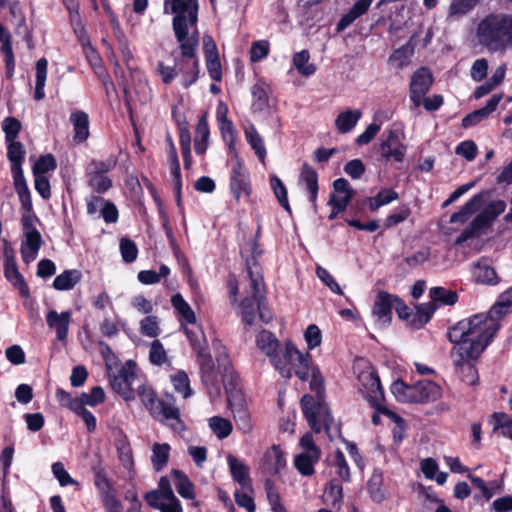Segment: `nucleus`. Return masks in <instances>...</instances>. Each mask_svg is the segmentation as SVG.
Here are the masks:
<instances>
[{
  "label": "nucleus",
  "mask_w": 512,
  "mask_h": 512,
  "mask_svg": "<svg viewBox=\"0 0 512 512\" xmlns=\"http://www.w3.org/2000/svg\"><path fill=\"white\" fill-rule=\"evenodd\" d=\"M257 348L269 358L270 364L284 378L295 374L302 381H310L311 390L321 398L324 380L319 367L309 352H301L291 341L282 345L273 333L260 331L256 336Z\"/></svg>",
  "instance_id": "f257e3e1"
},
{
  "label": "nucleus",
  "mask_w": 512,
  "mask_h": 512,
  "mask_svg": "<svg viewBox=\"0 0 512 512\" xmlns=\"http://www.w3.org/2000/svg\"><path fill=\"white\" fill-rule=\"evenodd\" d=\"M500 327V320L488 313L473 315L458 322L450 331L457 355L479 356L490 343Z\"/></svg>",
  "instance_id": "f03ea898"
},
{
  "label": "nucleus",
  "mask_w": 512,
  "mask_h": 512,
  "mask_svg": "<svg viewBox=\"0 0 512 512\" xmlns=\"http://www.w3.org/2000/svg\"><path fill=\"white\" fill-rule=\"evenodd\" d=\"M166 14H175L173 30L180 45L181 55L184 58L193 59L199 44L197 21V0H171L164 6Z\"/></svg>",
  "instance_id": "7ed1b4c3"
},
{
  "label": "nucleus",
  "mask_w": 512,
  "mask_h": 512,
  "mask_svg": "<svg viewBox=\"0 0 512 512\" xmlns=\"http://www.w3.org/2000/svg\"><path fill=\"white\" fill-rule=\"evenodd\" d=\"M251 253L252 258L247 260L246 267L252 299L245 298L240 304L242 321L249 326L255 322V306L262 322L269 323L272 320V314L266 305L262 269L256 261V256L261 255V251L257 249L256 242L251 244Z\"/></svg>",
  "instance_id": "20e7f679"
},
{
  "label": "nucleus",
  "mask_w": 512,
  "mask_h": 512,
  "mask_svg": "<svg viewBox=\"0 0 512 512\" xmlns=\"http://www.w3.org/2000/svg\"><path fill=\"white\" fill-rule=\"evenodd\" d=\"M478 43L490 52H504L512 47V15L489 14L476 29Z\"/></svg>",
  "instance_id": "39448f33"
},
{
  "label": "nucleus",
  "mask_w": 512,
  "mask_h": 512,
  "mask_svg": "<svg viewBox=\"0 0 512 512\" xmlns=\"http://www.w3.org/2000/svg\"><path fill=\"white\" fill-rule=\"evenodd\" d=\"M355 373L358 379V390L373 407L379 406L384 400L383 388L374 367L364 359L356 362Z\"/></svg>",
  "instance_id": "423d86ee"
},
{
  "label": "nucleus",
  "mask_w": 512,
  "mask_h": 512,
  "mask_svg": "<svg viewBox=\"0 0 512 512\" xmlns=\"http://www.w3.org/2000/svg\"><path fill=\"white\" fill-rule=\"evenodd\" d=\"M300 403L308 424L316 433L321 432L322 426L329 430L333 418L326 405L316 403L310 395H304Z\"/></svg>",
  "instance_id": "0eeeda50"
},
{
  "label": "nucleus",
  "mask_w": 512,
  "mask_h": 512,
  "mask_svg": "<svg viewBox=\"0 0 512 512\" xmlns=\"http://www.w3.org/2000/svg\"><path fill=\"white\" fill-rule=\"evenodd\" d=\"M302 451L294 459L296 469L304 476L314 474V465L321 457V451L316 446L311 434H305L299 443Z\"/></svg>",
  "instance_id": "6e6552de"
},
{
  "label": "nucleus",
  "mask_w": 512,
  "mask_h": 512,
  "mask_svg": "<svg viewBox=\"0 0 512 512\" xmlns=\"http://www.w3.org/2000/svg\"><path fill=\"white\" fill-rule=\"evenodd\" d=\"M136 378V365L134 362L128 361L117 375L110 378V384L112 389L125 401H131L135 398L133 385Z\"/></svg>",
  "instance_id": "1a4fd4ad"
},
{
  "label": "nucleus",
  "mask_w": 512,
  "mask_h": 512,
  "mask_svg": "<svg viewBox=\"0 0 512 512\" xmlns=\"http://www.w3.org/2000/svg\"><path fill=\"white\" fill-rule=\"evenodd\" d=\"M173 402L172 396L167 397V399H161L156 408L152 409L151 416L160 422L166 423L174 431H181L183 429V422L180 419V411Z\"/></svg>",
  "instance_id": "9d476101"
},
{
  "label": "nucleus",
  "mask_w": 512,
  "mask_h": 512,
  "mask_svg": "<svg viewBox=\"0 0 512 512\" xmlns=\"http://www.w3.org/2000/svg\"><path fill=\"white\" fill-rule=\"evenodd\" d=\"M202 375V381L207 387L210 400L213 402L220 396L217 374L214 370L212 357L205 350L197 351Z\"/></svg>",
  "instance_id": "9b49d317"
},
{
  "label": "nucleus",
  "mask_w": 512,
  "mask_h": 512,
  "mask_svg": "<svg viewBox=\"0 0 512 512\" xmlns=\"http://www.w3.org/2000/svg\"><path fill=\"white\" fill-rule=\"evenodd\" d=\"M433 82L431 73L426 68L418 69L411 78L410 100L414 107L421 106L422 98L427 94Z\"/></svg>",
  "instance_id": "f8f14e48"
},
{
  "label": "nucleus",
  "mask_w": 512,
  "mask_h": 512,
  "mask_svg": "<svg viewBox=\"0 0 512 512\" xmlns=\"http://www.w3.org/2000/svg\"><path fill=\"white\" fill-rule=\"evenodd\" d=\"M451 356L461 379L469 385L476 384L478 381V373L473 365V361L479 356L457 355L456 348L452 349Z\"/></svg>",
  "instance_id": "ddd939ff"
},
{
  "label": "nucleus",
  "mask_w": 512,
  "mask_h": 512,
  "mask_svg": "<svg viewBox=\"0 0 512 512\" xmlns=\"http://www.w3.org/2000/svg\"><path fill=\"white\" fill-rule=\"evenodd\" d=\"M395 295L380 291L373 306V316L379 326H386L392 320V308H394Z\"/></svg>",
  "instance_id": "4468645a"
},
{
  "label": "nucleus",
  "mask_w": 512,
  "mask_h": 512,
  "mask_svg": "<svg viewBox=\"0 0 512 512\" xmlns=\"http://www.w3.org/2000/svg\"><path fill=\"white\" fill-rule=\"evenodd\" d=\"M4 274L6 279L19 290L22 297L27 298L29 296V288L18 271L15 258L13 254L7 250L4 253Z\"/></svg>",
  "instance_id": "2eb2a0df"
},
{
  "label": "nucleus",
  "mask_w": 512,
  "mask_h": 512,
  "mask_svg": "<svg viewBox=\"0 0 512 512\" xmlns=\"http://www.w3.org/2000/svg\"><path fill=\"white\" fill-rule=\"evenodd\" d=\"M71 319L72 313L70 311L58 313L56 310H49L46 315L47 325L55 331L56 338L59 341L66 340Z\"/></svg>",
  "instance_id": "dca6fc26"
},
{
  "label": "nucleus",
  "mask_w": 512,
  "mask_h": 512,
  "mask_svg": "<svg viewBox=\"0 0 512 512\" xmlns=\"http://www.w3.org/2000/svg\"><path fill=\"white\" fill-rule=\"evenodd\" d=\"M230 188L236 200H239L244 195L248 196L250 193L248 172L238 160L231 172Z\"/></svg>",
  "instance_id": "f3484780"
},
{
  "label": "nucleus",
  "mask_w": 512,
  "mask_h": 512,
  "mask_svg": "<svg viewBox=\"0 0 512 512\" xmlns=\"http://www.w3.org/2000/svg\"><path fill=\"white\" fill-rule=\"evenodd\" d=\"M42 245V237L36 229H27L24 234V240L21 244V256L24 262L34 261Z\"/></svg>",
  "instance_id": "a211bd4d"
},
{
  "label": "nucleus",
  "mask_w": 512,
  "mask_h": 512,
  "mask_svg": "<svg viewBox=\"0 0 512 512\" xmlns=\"http://www.w3.org/2000/svg\"><path fill=\"white\" fill-rule=\"evenodd\" d=\"M300 185L309 194V201L312 203L313 209L317 211V195H318V174L317 172L307 163L303 164L300 177Z\"/></svg>",
  "instance_id": "6ab92c4d"
},
{
  "label": "nucleus",
  "mask_w": 512,
  "mask_h": 512,
  "mask_svg": "<svg viewBox=\"0 0 512 512\" xmlns=\"http://www.w3.org/2000/svg\"><path fill=\"white\" fill-rule=\"evenodd\" d=\"M381 150L384 157L401 162L405 156L406 147L401 144L398 132L390 130L381 144Z\"/></svg>",
  "instance_id": "aec40b11"
},
{
  "label": "nucleus",
  "mask_w": 512,
  "mask_h": 512,
  "mask_svg": "<svg viewBox=\"0 0 512 512\" xmlns=\"http://www.w3.org/2000/svg\"><path fill=\"white\" fill-rule=\"evenodd\" d=\"M352 196L353 191L349 182L344 178L336 179L333 183V193L331 194L329 204L337 206L338 209H346Z\"/></svg>",
  "instance_id": "412c9836"
},
{
  "label": "nucleus",
  "mask_w": 512,
  "mask_h": 512,
  "mask_svg": "<svg viewBox=\"0 0 512 512\" xmlns=\"http://www.w3.org/2000/svg\"><path fill=\"white\" fill-rule=\"evenodd\" d=\"M502 99V94H494L487 102V104L478 110H475L465 116L462 120V125L467 128L478 124L486 119L495 109Z\"/></svg>",
  "instance_id": "4be33fe9"
},
{
  "label": "nucleus",
  "mask_w": 512,
  "mask_h": 512,
  "mask_svg": "<svg viewBox=\"0 0 512 512\" xmlns=\"http://www.w3.org/2000/svg\"><path fill=\"white\" fill-rule=\"evenodd\" d=\"M145 500L161 512H182L181 503L175 495L157 497L155 493H147Z\"/></svg>",
  "instance_id": "5701e85b"
},
{
  "label": "nucleus",
  "mask_w": 512,
  "mask_h": 512,
  "mask_svg": "<svg viewBox=\"0 0 512 512\" xmlns=\"http://www.w3.org/2000/svg\"><path fill=\"white\" fill-rule=\"evenodd\" d=\"M74 131L73 140L82 143L89 137V120L87 113L83 111L72 112L69 118Z\"/></svg>",
  "instance_id": "b1692460"
},
{
  "label": "nucleus",
  "mask_w": 512,
  "mask_h": 512,
  "mask_svg": "<svg viewBox=\"0 0 512 512\" xmlns=\"http://www.w3.org/2000/svg\"><path fill=\"white\" fill-rule=\"evenodd\" d=\"M417 403L433 402L442 396V388L437 383L423 380L416 383Z\"/></svg>",
  "instance_id": "393cba45"
},
{
  "label": "nucleus",
  "mask_w": 512,
  "mask_h": 512,
  "mask_svg": "<svg viewBox=\"0 0 512 512\" xmlns=\"http://www.w3.org/2000/svg\"><path fill=\"white\" fill-rule=\"evenodd\" d=\"M227 461L233 479L238 482L243 489H250L251 479L248 466L233 455H229Z\"/></svg>",
  "instance_id": "a878e982"
},
{
  "label": "nucleus",
  "mask_w": 512,
  "mask_h": 512,
  "mask_svg": "<svg viewBox=\"0 0 512 512\" xmlns=\"http://www.w3.org/2000/svg\"><path fill=\"white\" fill-rule=\"evenodd\" d=\"M373 0H358L352 8L342 16L337 24V30L342 31L350 26L356 19L365 14Z\"/></svg>",
  "instance_id": "bb28decb"
},
{
  "label": "nucleus",
  "mask_w": 512,
  "mask_h": 512,
  "mask_svg": "<svg viewBox=\"0 0 512 512\" xmlns=\"http://www.w3.org/2000/svg\"><path fill=\"white\" fill-rule=\"evenodd\" d=\"M361 117L362 112L358 109L342 111L335 119V127L342 134L348 133L356 126Z\"/></svg>",
  "instance_id": "cd10ccee"
},
{
  "label": "nucleus",
  "mask_w": 512,
  "mask_h": 512,
  "mask_svg": "<svg viewBox=\"0 0 512 512\" xmlns=\"http://www.w3.org/2000/svg\"><path fill=\"white\" fill-rule=\"evenodd\" d=\"M391 392L397 401L402 403H417L416 384L407 385L402 380L394 381Z\"/></svg>",
  "instance_id": "c85d7f7f"
},
{
  "label": "nucleus",
  "mask_w": 512,
  "mask_h": 512,
  "mask_svg": "<svg viewBox=\"0 0 512 512\" xmlns=\"http://www.w3.org/2000/svg\"><path fill=\"white\" fill-rule=\"evenodd\" d=\"M264 463L271 473H278L286 466V458L279 446L273 445L264 456Z\"/></svg>",
  "instance_id": "c756f323"
},
{
  "label": "nucleus",
  "mask_w": 512,
  "mask_h": 512,
  "mask_svg": "<svg viewBox=\"0 0 512 512\" xmlns=\"http://www.w3.org/2000/svg\"><path fill=\"white\" fill-rule=\"evenodd\" d=\"M472 277L476 282L482 284L498 283L497 274L493 267L485 262H478L472 267Z\"/></svg>",
  "instance_id": "7c9ffc66"
},
{
  "label": "nucleus",
  "mask_w": 512,
  "mask_h": 512,
  "mask_svg": "<svg viewBox=\"0 0 512 512\" xmlns=\"http://www.w3.org/2000/svg\"><path fill=\"white\" fill-rule=\"evenodd\" d=\"M506 203L503 200H496L489 204L486 209L474 219V226H486L490 221L505 211Z\"/></svg>",
  "instance_id": "2f4dec72"
},
{
  "label": "nucleus",
  "mask_w": 512,
  "mask_h": 512,
  "mask_svg": "<svg viewBox=\"0 0 512 512\" xmlns=\"http://www.w3.org/2000/svg\"><path fill=\"white\" fill-rule=\"evenodd\" d=\"M367 491L371 500L375 503H381L386 499V492L383 489V476L374 471L368 480Z\"/></svg>",
  "instance_id": "473e14b6"
},
{
  "label": "nucleus",
  "mask_w": 512,
  "mask_h": 512,
  "mask_svg": "<svg viewBox=\"0 0 512 512\" xmlns=\"http://www.w3.org/2000/svg\"><path fill=\"white\" fill-rule=\"evenodd\" d=\"M81 273L78 270H66L53 281V287L59 291L71 290L80 281Z\"/></svg>",
  "instance_id": "72a5a7b5"
},
{
  "label": "nucleus",
  "mask_w": 512,
  "mask_h": 512,
  "mask_svg": "<svg viewBox=\"0 0 512 512\" xmlns=\"http://www.w3.org/2000/svg\"><path fill=\"white\" fill-rule=\"evenodd\" d=\"M293 66L297 71L305 76H312L316 72V66L310 62V53L308 50H302L293 55L292 58Z\"/></svg>",
  "instance_id": "f704fd0d"
},
{
  "label": "nucleus",
  "mask_w": 512,
  "mask_h": 512,
  "mask_svg": "<svg viewBox=\"0 0 512 512\" xmlns=\"http://www.w3.org/2000/svg\"><path fill=\"white\" fill-rule=\"evenodd\" d=\"M482 198H483V194L475 195L472 199H470L465 204V206L459 212L454 213L451 216L450 222H452V223L466 222L469 219V217L481 207Z\"/></svg>",
  "instance_id": "c9c22d12"
},
{
  "label": "nucleus",
  "mask_w": 512,
  "mask_h": 512,
  "mask_svg": "<svg viewBox=\"0 0 512 512\" xmlns=\"http://www.w3.org/2000/svg\"><path fill=\"white\" fill-rule=\"evenodd\" d=\"M47 67L48 61L46 58H40L36 62V81L34 98L38 101L42 100L45 97L44 88L47 79Z\"/></svg>",
  "instance_id": "e433bc0d"
},
{
  "label": "nucleus",
  "mask_w": 512,
  "mask_h": 512,
  "mask_svg": "<svg viewBox=\"0 0 512 512\" xmlns=\"http://www.w3.org/2000/svg\"><path fill=\"white\" fill-rule=\"evenodd\" d=\"M170 446L167 443H154L152 446L151 463L156 471L162 470L169 460Z\"/></svg>",
  "instance_id": "4c0bfd02"
},
{
  "label": "nucleus",
  "mask_w": 512,
  "mask_h": 512,
  "mask_svg": "<svg viewBox=\"0 0 512 512\" xmlns=\"http://www.w3.org/2000/svg\"><path fill=\"white\" fill-rule=\"evenodd\" d=\"M171 303L183 321L187 324H196V315L181 294L177 293L173 295Z\"/></svg>",
  "instance_id": "58836bf2"
},
{
  "label": "nucleus",
  "mask_w": 512,
  "mask_h": 512,
  "mask_svg": "<svg viewBox=\"0 0 512 512\" xmlns=\"http://www.w3.org/2000/svg\"><path fill=\"white\" fill-rule=\"evenodd\" d=\"M209 128L205 116H202L197 123L195 131V152L204 154L208 146Z\"/></svg>",
  "instance_id": "ea45409f"
},
{
  "label": "nucleus",
  "mask_w": 512,
  "mask_h": 512,
  "mask_svg": "<svg viewBox=\"0 0 512 512\" xmlns=\"http://www.w3.org/2000/svg\"><path fill=\"white\" fill-rule=\"evenodd\" d=\"M399 198V195L396 191L392 189H382L380 190L376 196L369 197L367 199V204L370 210L376 211L380 207L387 205Z\"/></svg>",
  "instance_id": "a19ab883"
},
{
  "label": "nucleus",
  "mask_w": 512,
  "mask_h": 512,
  "mask_svg": "<svg viewBox=\"0 0 512 512\" xmlns=\"http://www.w3.org/2000/svg\"><path fill=\"white\" fill-rule=\"evenodd\" d=\"M493 431L512 440V418L503 412L492 415Z\"/></svg>",
  "instance_id": "79ce46f5"
},
{
  "label": "nucleus",
  "mask_w": 512,
  "mask_h": 512,
  "mask_svg": "<svg viewBox=\"0 0 512 512\" xmlns=\"http://www.w3.org/2000/svg\"><path fill=\"white\" fill-rule=\"evenodd\" d=\"M437 306L435 303L428 302L424 304H420L416 307V314L414 315L413 319L411 320V325L414 328H420L424 324H426L436 311Z\"/></svg>",
  "instance_id": "37998d69"
},
{
  "label": "nucleus",
  "mask_w": 512,
  "mask_h": 512,
  "mask_svg": "<svg viewBox=\"0 0 512 512\" xmlns=\"http://www.w3.org/2000/svg\"><path fill=\"white\" fill-rule=\"evenodd\" d=\"M512 308V286L500 294L497 302L491 307L492 315H495L500 321L507 315Z\"/></svg>",
  "instance_id": "c03bdc74"
},
{
  "label": "nucleus",
  "mask_w": 512,
  "mask_h": 512,
  "mask_svg": "<svg viewBox=\"0 0 512 512\" xmlns=\"http://www.w3.org/2000/svg\"><path fill=\"white\" fill-rule=\"evenodd\" d=\"M325 500L334 508H340L343 501V488L340 483L332 479L324 491Z\"/></svg>",
  "instance_id": "a18cd8bd"
},
{
  "label": "nucleus",
  "mask_w": 512,
  "mask_h": 512,
  "mask_svg": "<svg viewBox=\"0 0 512 512\" xmlns=\"http://www.w3.org/2000/svg\"><path fill=\"white\" fill-rule=\"evenodd\" d=\"M172 476L174 478L176 490L180 494V496L186 499H193V484L188 479V477L179 470H173Z\"/></svg>",
  "instance_id": "49530a36"
},
{
  "label": "nucleus",
  "mask_w": 512,
  "mask_h": 512,
  "mask_svg": "<svg viewBox=\"0 0 512 512\" xmlns=\"http://www.w3.org/2000/svg\"><path fill=\"white\" fill-rule=\"evenodd\" d=\"M167 161L170 165L171 176L173 178L174 187L177 191L181 188V173H180V164L177 156V151L172 143L169 140V150L167 155Z\"/></svg>",
  "instance_id": "de8ad7c7"
},
{
  "label": "nucleus",
  "mask_w": 512,
  "mask_h": 512,
  "mask_svg": "<svg viewBox=\"0 0 512 512\" xmlns=\"http://www.w3.org/2000/svg\"><path fill=\"white\" fill-rule=\"evenodd\" d=\"M331 467L334 470V474L341 480L345 482L351 481L350 467L344 454L340 450L336 451Z\"/></svg>",
  "instance_id": "09e8293b"
},
{
  "label": "nucleus",
  "mask_w": 512,
  "mask_h": 512,
  "mask_svg": "<svg viewBox=\"0 0 512 512\" xmlns=\"http://www.w3.org/2000/svg\"><path fill=\"white\" fill-rule=\"evenodd\" d=\"M429 296L433 303L439 302L445 305H454L457 302V293L443 287H432Z\"/></svg>",
  "instance_id": "8fccbe9b"
},
{
  "label": "nucleus",
  "mask_w": 512,
  "mask_h": 512,
  "mask_svg": "<svg viewBox=\"0 0 512 512\" xmlns=\"http://www.w3.org/2000/svg\"><path fill=\"white\" fill-rule=\"evenodd\" d=\"M245 136L248 143L251 145L255 154L258 156L261 162H264L266 156V148L262 137L258 134L254 127H250L245 131Z\"/></svg>",
  "instance_id": "3c124183"
},
{
  "label": "nucleus",
  "mask_w": 512,
  "mask_h": 512,
  "mask_svg": "<svg viewBox=\"0 0 512 512\" xmlns=\"http://www.w3.org/2000/svg\"><path fill=\"white\" fill-rule=\"evenodd\" d=\"M270 185L277 198L279 204L288 212L291 213V207L288 201L287 189L284 183L277 176L270 178Z\"/></svg>",
  "instance_id": "603ef678"
},
{
  "label": "nucleus",
  "mask_w": 512,
  "mask_h": 512,
  "mask_svg": "<svg viewBox=\"0 0 512 512\" xmlns=\"http://www.w3.org/2000/svg\"><path fill=\"white\" fill-rule=\"evenodd\" d=\"M209 427L219 439L228 437L232 431L231 422L218 416L209 419Z\"/></svg>",
  "instance_id": "864d4df0"
},
{
  "label": "nucleus",
  "mask_w": 512,
  "mask_h": 512,
  "mask_svg": "<svg viewBox=\"0 0 512 512\" xmlns=\"http://www.w3.org/2000/svg\"><path fill=\"white\" fill-rule=\"evenodd\" d=\"M192 325L193 326L191 328L184 327L185 334L189 338L193 348L196 351L205 350L207 347V341L204 337V334H203L201 328L196 324H192Z\"/></svg>",
  "instance_id": "5fc2aeb1"
},
{
  "label": "nucleus",
  "mask_w": 512,
  "mask_h": 512,
  "mask_svg": "<svg viewBox=\"0 0 512 512\" xmlns=\"http://www.w3.org/2000/svg\"><path fill=\"white\" fill-rule=\"evenodd\" d=\"M253 97L252 107L255 110H262L268 104L267 89L264 83H256L251 88Z\"/></svg>",
  "instance_id": "6e6d98bb"
},
{
  "label": "nucleus",
  "mask_w": 512,
  "mask_h": 512,
  "mask_svg": "<svg viewBox=\"0 0 512 512\" xmlns=\"http://www.w3.org/2000/svg\"><path fill=\"white\" fill-rule=\"evenodd\" d=\"M171 382L175 391L180 393L183 398H187L192 394L189 378L184 371H179L175 375L171 376Z\"/></svg>",
  "instance_id": "4d7b16f0"
},
{
  "label": "nucleus",
  "mask_w": 512,
  "mask_h": 512,
  "mask_svg": "<svg viewBox=\"0 0 512 512\" xmlns=\"http://www.w3.org/2000/svg\"><path fill=\"white\" fill-rule=\"evenodd\" d=\"M186 71L183 73L181 83L184 88H188L196 82L199 75V63L197 59H193L191 62L186 61L183 64Z\"/></svg>",
  "instance_id": "13d9d810"
},
{
  "label": "nucleus",
  "mask_w": 512,
  "mask_h": 512,
  "mask_svg": "<svg viewBox=\"0 0 512 512\" xmlns=\"http://www.w3.org/2000/svg\"><path fill=\"white\" fill-rule=\"evenodd\" d=\"M140 332L151 338L157 337L160 334L158 317L149 315L142 319L140 322Z\"/></svg>",
  "instance_id": "bf43d9fd"
},
{
  "label": "nucleus",
  "mask_w": 512,
  "mask_h": 512,
  "mask_svg": "<svg viewBox=\"0 0 512 512\" xmlns=\"http://www.w3.org/2000/svg\"><path fill=\"white\" fill-rule=\"evenodd\" d=\"M478 0H453L449 6V17H460L468 13Z\"/></svg>",
  "instance_id": "052dcab7"
},
{
  "label": "nucleus",
  "mask_w": 512,
  "mask_h": 512,
  "mask_svg": "<svg viewBox=\"0 0 512 512\" xmlns=\"http://www.w3.org/2000/svg\"><path fill=\"white\" fill-rule=\"evenodd\" d=\"M304 339L308 351L315 349L322 343V333L319 327L315 324H310L304 331Z\"/></svg>",
  "instance_id": "680f3d73"
},
{
  "label": "nucleus",
  "mask_w": 512,
  "mask_h": 512,
  "mask_svg": "<svg viewBox=\"0 0 512 512\" xmlns=\"http://www.w3.org/2000/svg\"><path fill=\"white\" fill-rule=\"evenodd\" d=\"M119 460L126 469H130L133 464V455L130 444L125 440H118L116 443Z\"/></svg>",
  "instance_id": "e2e57ef3"
},
{
  "label": "nucleus",
  "mask_w": 512,
  "mask_h": 512,
  "mask_svg": "<svg viewBox=\"0 0 512 512\" xmlns=\"http://www.w3.org/2000/svg\"><path fill=\"white\" fill-rule=\"evenodd\" d=\"M116 158L113 156L105 160H93L88 166V173H96L106 175L116 166Z\"/></svg>",
  "instance_id": "0e129e2a"
},
{
  "label": "nucleus",
  "mask_w": 512,
  "mask_h": 512,
  "mask_svg": "<svg viewBox=\"0 0 512 512\" xmlns=\"http://www.w3.org/2000/svg\"><path fill=\"white\" fill-rule=\"evenodd\" d=\"M316 275L317 277L335 294L343 295V291L340 285L337 283L336 279L333 277L330 272L322 267H316Z\"/></svg>",
  "instance_id": "69168bd1"
},
{
  "label": "nucleus",
  "mask_w": 512,
  "mask_h": 512,
  "mask_svg": "<svg viewBox=\"0 0 512 512\" xmlns=\"http://www.w3.org/2000/svg\"><path fill=\"white\" fill-rule=\"evenodd\" d=\"M8 142L9 145L7 155L9 161L11 162V167L21 166L25 154L22 144L15 140Z\"/></svg>",
  "instance_id": "338daca9"
},
{
  "label": "nucleus",
  "mask_w": 512,
  "mask_h": 512,
  "mask_svg": "<svg viewBox=\"0 0 512 512\" xmlns=\"http://www.w3.org/2000/svg\"><path fill=\"white\" fill-rule=\"evenodd\" d=\"M119 249L122 259L126 263H132L136 260L138 255V249L136 244L132 240L128 238H122L120 240Z\"/></svg>",
  "instance_id": "774afa93"
}]
</instances>
